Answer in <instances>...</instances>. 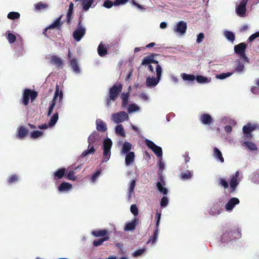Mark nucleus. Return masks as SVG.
<instances>
[{
	"label": "nucleus",
	"instance_id": "nucleus-1",
	"mask_svg": "<svg viewBox=\"0 0 259 259\" xmlns=\"http://www.w3.org/2000/svg\"><path fill=\"white\" fill-rule=\"evenodd\" d=\"M240 233L238 229L235 228L225 227L223 229V234L221 236V241L227 242L230 241L236 237H239Z\"/></svg>",
	"mask_w": 259,
	"mask_h": 259
},
{
	"label": "nucleus",
	"instance_id": "nucleus-2",
	"mask_svg": "<svg viewBox=\"0 0 259 259\" xmlns=\"http://www.w3.org/2000/svg\"><path fill=\"white\" fill-rule=\"evenodd\" d=\"M123 86L121 83L115 84L109 90V97L106 100L108 106L111 104V101H115L118 95L122 92Z\"/></svg>",
	"mask_w": 259,
	"mask_h": 259
},
{
	"label": "nucleus",
	"instance_id": "nucleus-3",
	"mask_svg": "<svg viewBox=\"0 0 259 259\" xmlns=\"http://www.w3.org/2000/svg\"><path fill=\"white\" fill-rule=\"evenodd\" d=\"M156 77L148 76L146 80V84L148 87H155L159 82L162 74V68L160 65L156 67Z\"/></svg>",
	"mask_w": 259,
	"mask_h": 259
},
{
	"label": "nucleus",
	"instance_id": "nucleus-4",
	"mask_svg": "<svg viewBox=\"0 0 259 259\" xmlns=\"http://www.w3.org/2000/svg\"><path fill=\"white\" fill-rule=\"evenodd\" d=\"M38 93L35 91L30 89H24L21 101L22 104L27 106L29 104V99L30 98L31 102H33L37 97Z\"/></svg>",
	"mask_w": 259,
	"mask_h": 259
},
{
	"label": "nucleus",
	"instance_id": "nucleus-5",
	"mask_svg": "<svg viewBox=\"0 0 259 259\" xmlns=\"http://www.w3.org/2000/svg\"><path fill=\"white\" fill-rule=\"evenodd\" d=\"M58 96L59 101H61L63 98V93L62 91H59V85L57 84L56 86V91L55 92L54 98L49 103V107L47 114L48 116H50L52 114L53 109L56 105V101L57 100Z\"/></svg>",
	"mask_w": 259,
	"mask_h": 259
},
{
	"label": "nucleus",
	"instance_id": "nucleus-6",
	"mask_svg": "<svg viewBox=\"0 0 259 259\" xmlns=\"http://www.w3.org/2000/svg\"><path fill=\"white\" fill-rule=\"evenodd\" d=\"M85 32L86 29L82 24V18L80 17L79 19L77 28L73 33V37L76 41H79L85 35Z\"/></svg>",
	"mask_w": 259,
	"mask_h": 259
},
{
	"label": "nucleus",
	"instance_id": "nucleus-7",
	"mask_svg": "<svg viewBox=\"0 0 259 259\" xmlns=\"http://www.w3.org/2000/svg\"><path fill=\"white\" fill-rule=\"evenodd\" d=\"M112 145L111 139L107 138L103 141V161L107 162L110 158L111 155L110 149Z\"/></svg>",
	"mask_w": 259,
	"mask_h": 259
},
{
	"label": "nucleus",
	"instance_id": "nucleus-8",
	"mask_svg": "<svg viewBox=\"0 0 259 259\" xmlns=\"http://www.w3.org/2000/svg\"><path fill=\"white\" fill-rule=\"evenodd\" d=\"M240 172L239 171L235 172L230 176L229 184L230 186V193H233L235 191L237 186L239 185L240 180L239 179Z\"/></svg>",
	"mask_w": 259,
	"mask_h": 259
},
{
	"label": "nucleus",
	"instance_id": "nucleus-9",
	"mask_svg": "<svg viewBox=\"0 0 259 259\" xmlns=\"http://www.w3.org/2000/svg\"><path fill=\"white\" fill-rule=\"evenodd\" d=\"M246 49V45L244 42H241L235 46L234 51L240 58H243L245 61L248 62V59L245 55Z\"/></svg>",
	"mask_w": 259,
	"mask_h": 259
},
{
	"label": "nucleus",
	"instance_id": "nucleus-10",
	"mask_svg": "<svg viewBox=\"0 0 259 259\" xmlns=\"http://www.w3.org/2000/svg\"><path fill=\"white\" fill-rule=\"evenodd\" d=\"M161 213L157 212L156 214V229L154 232L153 235L152 236L149 238V240H148L147 243H149L150 242H151L152 244H154L156 242L158 235L159 234V226L160 224V221L161 219Z\"/></svg>",
	"mask_w": 259,
	"mask_h": 259
},
{
	"label": "nucleus",
	"instance_id": "nucleus-11",
	"mask_svg": "<svg viewBox=\"0 0 259 259\" xmlns=\"http://www.w3.org/2000/svg\"><path fill=\"white\" fill-rule=\"evenodd\" d=\"M145 144L148 147V148L151 149L154 153L157 155L158 157H162V148L157 146L155 144H154L152 141L149 139H146L145 140Z\"/></svg>",
	"mask_w": 259,
	"mask_h": 259
},
{
	"label": "nucleus",
	"instance_id": "nucleus-12",
	"mask_svg": "<svg viewBox=\"0 0 259 259\" xmlns=\"http://www.w3.org/2000/svg\"><path fill=\"white\" fill-rule=\"evenodd\" d=\"M112 120L116 123H119L128 119V115L125 111L115 113L112 115Z\"/></svg>",
	"mask_w": 259,
	"mask_h": 259
},
{
	"label": "nucleus",
	"instance_id": "nucleus-13",
	"mask_svg": "<svg viewBox=\"0 0 259 259\" xmlns=\"http://www.w3.org/2000/svg\"><path fill=\"white\" fill-rule=\"evenodd\" d=\"M247 0H242L236 8V13L240 17H244L246 12Z\"/></svg>",
	"mask_w": 259,
	"mask_h": 259
},
{
	"label": "nucleus",
	"instance_id": "nucleus-14",
	"mask_svg": "<svg viewBox=\"0 0 259 259\" xmlns=\"http://www.w3.org/2000/svg\"><path fill=\"white\" fill-rule=\"evenodd\" d=\"M187 28V25L186 22L184 21H180L174 27V31L175 32L180 35H184L186 32Z\"/></svg>",
	"mask_w": 259,
	"mask_h": 259
},
{
	"label": "nucleus",
	"instance_id": "nucleus-15",
	"mask_svg": "<svg viewBox=\"0 0 259 259\" xmlns=\"http://www.w3.org/2000/svg\"><path fill=\"white\" fill-rule=\"evenodd\" d=\"M257 128V125L253 124L251 123H248L243 127V132L247 135V137H251V133Z\"/></svg>",
	"mask_w": 259,
	"mask_h": 259
},
{
	"label": "nucleus",
	"instance_id": "nucleus-16",
	"mask_svg": "<svg viewBox=\"0 0 259 259\" xmlns=\"http://www.w3.org/2000/svg\"><path fill=\"white\" fill-rule=\"evenodd\" d=\"M240 202L239 200L236 197L231 198L225 205V208L228 211L233 210L235 206Z\"/></svg>",
	"mask_w": 259,
	"mask_h": 259
},
{
	"label": "nucleus",
	"instance_id": "nucleus-17",
	"mask_svg": "<svg viewBox=\"0 0 259 259\" xmlns=\"http://www.w3.org/2000/svg\"><path fill=\"white\" fill-rule=\"evenodd\" d=\"M200 120L202 123L205 125H210L213 121L212 117L207 113L202 114L200 117Z\"/></svg>",
	"mask_w": 259,
	"mask_h": 259
},
{
	"label": "nucleus",
	"instance_id": "nucleus-18",
	"mask_svg": "<svg viewBox=\"0 0 259 259\" xmlns=\"http://www.w3.org/2000/svg\"><path fill=\"white\" fill-rule=\"evenodd\" d=\"M28 130L24 126H20L18 129L16 137L20 139H23L28 135Z\"/></svg>",
	"mask_w": 259,
	"mask_h": 259
},
{
	"label": "nucleus",
	"instance_id": "nucleus-19",
	"mask_svg": "<svg viewBox=\"0 0 259 259\" xmlns=\"http://www.w3.org/2000/svg\"><path fill=\"white\" fill-rule=\"evenodd\" d=\"M96 129L100 132H105L107 130V125L101 119H97L96 121Z\"/></svg>",
	"mask_w": 259,
	"mask_h": 259
},
{
	"label": "nucleus",
	"instance_id": "nucleus-20",
	"mask_svg": "<svg viewBox=\"0 0 259 259\" xmlns=\"http://www.w3.org/2000/svg\"><path fill=\"white\" fill-rule=\"evenodd\" d=\"M139 219L135 218L131 222L126 224L124 230L125 231H130L134 230L138 224Z\"/></svg>",
	"mask_w": 259,
	"mask_h": 259
},
{
	"label": "nucleus",
	"instance_id": "nucleus-21",
	"mask_svg": "<svg viewBox=\"0 0 259 259\" xmlns=\"http://www.w3.org/2000/svg\"><path fill=\"white\" fill-rule=\"evenodd\" d=\"M66 169L65 168H61L58 169L55 172H54L53 176L55 180H58L62 179L65 176Z\"/></svg>",
	"mask_w": 259,
	"mask_h": 259
},
{
	"label": "nucleus",
	"instance_id": "nucleus-22",
	"mask_svg": "<svg viewBox=\"0 0 259 259\" xmlns=\"http://www.w3.org/2000/svg\"><path fill=\"white\" fill-rule=\"evenodd\" d=\"M75 1L81 2L82 9L84 11L89 10L94 2V0H75Z\"/></svg>",
	"mask_w": 259,
	"mask_h": 259
},
{
	"label": "nucleus",
	"instance_id": "nucleus-23",
	"mask_svg": "<svg viewBox=\"0 0 259 259\" xmlns=\"http://www.w3.org/2000/svg\"><path fill=\"white\" fill-rule=\"evenodd\" d=\"M72 188V185L68 182H63L61 183L58 189L59 191L66 192L71 190Z\"/></svg>",
	"mask_w": 259,
	"mask_h": 259
},
{
	"label": "nucleus",
	"instance_id": "nucleus-24",
	"mask_svg": "<svg viewBox=\"0 0 259 259\" xmlns=\"http://www.w3.org/2000/svg\"><path fill=\"white\" fill-rule=\"evenodd\" d=\"M99 134L97 132H93L88 137V142L89 143L88 148H89L92 144L94 143L98 139Z\"/></svg>",
	"mask_w": 259,
	"mask_h": 259
},
{
	"label": "nucleus",
	"instance_id": "nucleus-25",
	"mask_svg": "<svg viewBox=\"0 0 259 259\" xmlns=\"http://www.w3.org/2000/svg\"><path fill=\"white\" fill-rule=\"evenodd\" d=\"M62 16L61 15L57 18L53 23L50 24L48 27L45 29V31H46L48 29H54L56 28H60L62 26V23L61 22Z\"/></svg>",
	"mask_w": 259,
	"mask_h": 259
},
{
	"label": "nucleus",
	"instance_id": "nucleus-26",
	"mask_svg": "<svg viewBox=\"0 0 259 259\" xmlns=\"http://www.w3.org/2000/svg\"><path fill=\"white\" fill-rule=\"evenodd\" d=\"M135 153L134 152H130L128 153H126L125 158V162L126 165H130L132 164L135 160Z\"/></svg>",
	"mask_w": 259,
	"mask_h": 259
},
{
	"label": "nucleus",
	"instance_id": "nucleus-27",
	"mask_svg": "<svg viewBox=\"0 0 259 259\" xmlns=\"http://www.w3.org/2000/svg\"><path fill=\"white\" fill-rule=\"evenodd\" d=\"M50 62L51 64L55 65L57 67H62L63 65V61L61 58L57 56H52L51 57Z\"/></svg>",
	"mask_w": 259,
	"mask_h": 259
},
{
	"label": "nucleus",
	"instance_id": "nucleus-28",
	"mask_svg": "<svg viewBox=\"0 0 259 259\" xmlns=\"http://www.w3.org/2000/svg\"><path fill=\"white\" fill-rule=\"evenodd\" d=\"M108 231L107 230H95L92 231V235L96 237H105L107 236Z\"/></svg>",
	"mask_w": 259,
	"mask_h": 259
},
{
	"label": "nucleus",
	"instance_id": "nucleus-29",
	"mask_svg": "<svg viewBox=\"0 0 259 259\" xmlns=\"http://www.w3.org/2000/svg\"><path fill=\"white\" fill-rule=\"evenodd\" d=\"M213 155L215 158L219 160L221 162H224V158L221 151L217 147L213 148Z\"/></svg>",
	"mask_w": 259,
	"mask_h": 259
},
{
	"label": "nucleus",
	"instance_id": "nucleus-30",
	"mask_svg": "<svg viewBox=\"0 0 259 259\" xmlns=\"http://www.w3.org/2000/svg\"><path fill=\"white\" fill-rule=\"evenodd\" d=\"M98 53L100 57H103L107 54V49L105 45L101 42L98 47Z\"/></svg>",
	"mask_w": 259,
	"mask_h": 259
},
{
	"label": "nucleus",
	"instance_id": "nucleus-31",
	"mask_svg": "<svg viewBox=\"0 0 259 259\" xmlns=\"http://www.w3.org/2000/svg\"><path fill=\"white\" fill-rule=\"evenodd\" d=\"M130 92L127 93H122L121 95L122 100V106L125 107L128 103V99L130 97Z\"/></svg>",
	"mask_w": 259,
	"mask_h": 259
},
{
	"label": "nucleus",
	"instance_id": "nucleus-32",
	"mask_svg": "<svg viewBox=\"0 0 259 259\" xmlns=\"http://www.w3.org/2000/svg\"><path fill=\"white\" fill-rule=\"evenodd\" d=\"M132 148L131 143L128 142H125L122 147L121 153L124 154L128 153L130 152Z\"/></svg>",
	"mask_w": 259,
	"mask_h": 259
},
{
	"label": "nucleus",
	"instance_id": "nucleus-33",
	"mask_svg": "<svg viewBox=\"0 0 259 259\" xmlns=\"http://www.w3.org/2000/svg\"><path fill=\"white\" fill-rule=\"evenodd\" d=\"M70 64L73 71L76 73H79L80 69L76 59L73 58L70 60Z\"/></svg>",
	"mask_w": 259,
	"mask_h": 259
},
{
	"label": "nucleus",
	"instance_id": "nucleus-34",
	"mask_svg": "<svg viewBox=\"0 0 259 259\" xmlns=\"http://www.w3.org/2000/svg\"><path fill=\"white\" fill-rule=\"evenodd\" d=\"M74 4L71 3L69 4V9L67 14V22L69 23L72 19V14L73 12Z\"/></svg>",
	"mask_w": 259,
	"mask_h": 259
},
{
	"label": "nucleus",
	"instance_id": "nucleus-35",
	"mask_svg": "<svg viewBox=\"0 0 259 259\" xmlns=\"http://www.w3.org/2000/svg\"><path fill=\"white\" fill-rule=\"evenodd\" d=\"M116 135L124 137L125 136L123 127L122 124H118L115 128Z\"/></svg>",
	"mask_w": 259,
	"mask_h": 259
},
{
	"label": "nucleus",
	"instance_id": "nucleus-36",
	"mask_svg": "<svg viewBox=\"0 0 259 259\" xmlns=\"http://www.w3.org/2000/svg\"><path fill=\"white\" fill-rule=\"evenodd\" d=\"M95 151L96 150L94 148V146L92 144L90 147L89 148H88V149L87 150H84L83 151L81 155V156L82 157H84L89 154H93L95 153Z\"/></svg>",
	"mask_w": 259,
	"mask_h": 259
},
{
	"label": "nucleus",
	"instance_id": "nucleus-37",
	"mask_svg": "<svg viewBox=\"0 0 259 259\" xmlns=\"http://www.w3.org/2000/svg\"><path fill=\"white\" fill-rule=\"evenodd\" d=\"M195 79L197 82L199 83H208L210 81V79L202 75H197L195 76Z\"/></svg>",
	"mask_w": 259,
	"mask_h": 259
},
{
	"label": "nucleus",
	"instance_id": "nucleus-38",
	"mask_svg": "<svg viewBox=\"0 0 259 259\" xmlns=\"http://www.w3.org/2000/svg\"><path fill=\"white\" fill-rule=\"evenodd\" d=\"M109 239V236H105L102 238L95 240L93 241V244L94 246H98L102 244L103 242L107 241Z\"/></svg>",
	"mask_w": 259,
	"mask_h": 259
},
{
	"label": "nucleus",
	"instance_id": "nucleus-39",
	"mask_svg": "<svg viewBox=\"0 0 259 259\" xmlns=\"http://www.w3.org/2000/svg\"><path fill=\"white\" fill-rule=\"evenodd\" d=\"M59 118V115L57 112L54 113L51 117V119L49 122L50 126H53L55 125Z\"/></svg>",
	"mask_w": 259,
	"mask_h": 259
},
{
	"label": "nucleus",
	"instance_id": "nucleus-40",
	"mask_svg": "<svg viewBox=\"0 0 259 259\" xmlns=\"http://www.w3.org/2000/svg\"><path fill=\"white\" fill-rule=\"evenodd\" d=\"M224 36L226 38L232 42L234 41L235 38V34L231 31L226 30L224 32Z\"/></svg>",
	"mask_w": 259,
	"mask_h": 259
},
{
	"label": "nucleus",
	"instance_id": "nucleus-41",
	"mask_svg": "<svg viewBox=\"0 0 259 259\" xmlns=\"http://www.w3.org/2000/svg\"><path fill=\"white\" fill-rule=\"evenodd\" d=\"M181 76L183 80L186 81H193L195 79V76L193 74H188L186 73H183Z\"/></svg>",
	"mask_w": 259,
	"mask_h": 259
},
{
	"label": "nucleus",
	"instance_id": "nucleus-42",
	"mask_svg": "<svg viewBox=\"0 0 259 259\" xmlns=\"http://www.w3.org/2000/svg\"><path fill=\"white\" fill-rule=\"evenodd\" d=\"M192 175V173L190 171L187 170L185 172H182L180 175V178L183 180H186L191 179Z\"/></svg>",
	"mask_w": 259,
	"mask_h": 259
},
{
	"label": "nucleus",
	"instance_id": "nucleus-43",
	"mask_svg": "<svg viewBox=\"0 0 259 259\" xmlns=\"http://www.w3.org/2000/svg\"><path fill=\"white\" fill-rule=\"evenodd\" d=\"M34 7L36 10H41L47 9L48 7V5L46 3H43L42 2H40L35 4Z\"/></svg>",
	"mask_w": 259,
	"mask_h": 259
},
{
	"label": "nucleus",
	"instance_id": "nucleus-44",
	"mask_svg": "<svg viewBox=\"0 0 259 259\" xmlns=\"http://www.w3.org/2000/svg\"><path fill=\"white\" fill-rule=\"evenodd\" d=\"M153 58V55H150L145 57L142 62V65H149L152 64V60Z\"/></svg>",
	"mask_w": 259,
	"mask_h": 259
},
{
	"label": "nucleus",
	"instance_id": "nucleus-45",
	"mask_svg": "<svg viewBox=\"0 0 259 259\" xmlns=\"http://www.w3.org/2000/svg\"><path fill=\"white\" fill-rule=\"evenodd\" d=\"M218 183L220 186L223 187L225 189L229 187V185L227 181L223 178H219L218 179Z\"/></svg>",
	"mask_w": 259,
	"mask_h": 259
},
{
	"label": "nucleus",
	"instance_id": "nucleus-46",
	"mask_svg": "<svg viewBox=\"0 0 259 259\" xmlns=\"http://www.w3.org/2000/svg\"><path fill=\"white\" fill-rule=\"evenodd\" d=\"M7 17L10 19L15 20L19 18L20 15L18 12H11L8 14Z\"/></svg>",
	"mask_w": 259,
	"mask_h": 259
},
{
	"label": "nucleus",
	"instance_id": "nucleus-47",
	"mask_svg": "<svg viewBox=\"0 0 259 259\" xmlns=\"http://www.w3.org/2000/svg\"><path fill=\"white\" fill-rule=\"evenodd\" d=\"M156 186L158 191L162 193L164 195L167 194L168 192L167 189L162 186L161 182H157L156 184Z\"/></svg>",
	"mask_w": 259,
	"mask_h": 259
},
{
	"label": "nucleus",
	"instance_id": "nucleus-48",
	"mask_svg": "<svg viewBox=\"0 0 259 259\" xmlns=\"http://www.w3.org/2000/svg\"><path fill=\"white\" fill-rule=\"evenodd\" d=\"M244 143V144H245L246 145L247 148L249 149H250V150L255 151V150H257V149L256 145L252 142L246 141V142H245Z\"/></svg>",
	"mask_w": 259,
	"mask_h": 259
},
{
	"label": "nucleus",
	"instance_id": "nucleus-49",
	"mask_svg": "<svg viewBox=\"0 0 259 259\" xmlns=\"http://www.w3.org/2000/svg\"><path fill=\"white\" fill-rule=\"evenodd\" d=\"M19 180L18 176L14 174L11 175L8 180V182L9 184H12L13 183H16Z\"/></svg>",
	"mask_w": 259,
	"mask_h": 259
},
{
	"label": "nucleus",
	"instance_id": "nucleus-50",
	"mask_svg": "<svg viewBox=\"0 0 259 259\" xmlns=\"http://www.w3.org/2000/svg\"><path fill=\"white\" fill-rule=\"evenodd\" d=\"M136 186V181L135 180H133L131 184L130 187L128 188V197L130 198L131 197L132 193L134 192V190Z\"/></svg>",
	"mask_w": 259,
	"mask_h": 259
},
{
	"label": "nucleus",
	"instance_id": "nucleus-51",
	"mask_svg": "<svg viewBox=\"0 0 259 259\" xmlns=\"http://www.w3.org/2000/svg\"><path fill=\"white\" fill-rule=\"evenodd\" d=\"M42 135V132L39 131H34L31 133L30 138L32 139H36Z\"/></svg>",
	"mask_w": 259,
	"mask_h": 259
},
{
	"label": "nucleus",
	"instance_id": "nucleus-52",
	"mask_svg": "<svg viewBox=\"0 0 259 259\" xmlns=\"http://www.w3.org/2000/svg\"><path fill=\"white\" fill-rule=\"evenodd\" d=\"M140 108L134 104H130L127 108V111L129 113L134 112L138 111Z\"/></svg>",
	"mask_w": 259,
	"mask_h": 259
},
{
	"label": "nucleus",
	"instance_id": "nucleus-53",
	"mask_svg": "<svg viewBox=\"0 0 259 259\" xmlns=\"http://www.w3.org/2000/svg\"><path fill=\"white\" fill-rule=\"evenodd\" d=\"M233 74L232 72L223 73L216 75V78L220 79H224L229 77Z\"/></svg>",
	"mask_w": 259,
	"mask_h": 259
},
{
	"label": "nucleus",
	"instance_id": "nucleus-54",
	"mask_svg": "<svg viewBox=\"0 0 259 259\" xmlns=\"http://www.w3.org/2000/svg\"><path fill=\"white\" fill-rule=\"evenodd\" d=\"M65 178L72 181H75L76 180V178L75 177V172L74 170H69Z\"/></svg>",
	"mask_w": 259,
	"mask_h": 259
},
{
	"label": "nucleus",
	"instance_id": "nucleus-55",
	"mask_svg": "<svg viewBox=\"0 0 259 259\" xmlns=\"http://www.w3.org/2000/svg\"><path fill=\"white\" fill-rule=\"evenodd\" d=\"M101 168H99V169H97L96 172L95 173H94L91 177L92 181L93 182H95L96 181L97 179L99 176V175L101 174Z\"/></svg>",
	"mask_w": 259,
	"mask_h": 259
},
{
	"label": "nucleus",
	"instance_id": "nucleus-56",
	"mask_svg": "<svg viewBox=\"0 0 259 259\" xmlns=\"http://www.w3.org/2000/svg\"><path fill=\"white\" fill-rule=\"evenodd\" d=\"M244 69V65L241 63L240 61H238V62L237 64V66L235 68L236 71L237 72H241Z\"/></svg>",
	"mask_w": 259,
	"mask_h": 259
},
{
	"label": "nucleus",
	"instance_id": "nucleus-57",
	"mask_svg": "<svg viewBox=\"0 0 259 259\" xmlns=\"http://www.w3.org/2000/svg\"><path fill=\"white\" fill-rule=\"evenodd\" d=\"M7 39L10 43L12 44L15 41L16 37L14 34L9 33L7 35Z\"/></svg>",
	"mask_w": 259,
	"mask_h": 259
},
{
	"label": "nucleus",
	"instance_id": "nucleus-58",
	"mask_svg": "<svg viewBox=\"0 0 259 259\" xmlns=\"http://www.w3.org/2000/svg\"><path fill=\"white\" fill-rule=\"evenodd\" d=\"M131 211L135 215L137 216L138 214V208L136 204H132L131 206Z\"/></svg>",
	"mask_w": 259,
	"mask_h": 259
},
{
	"label": "nucleus",
	"instance_id": "nucleus-59",
	"mask_svg": "<svg viewBox=\"0 0 259 259\" xmlns=\"http://www.w3.org/2000/svg\"><path fill=\"white\" fill-rule=\"evenodd\" d=\"M168 203V199L167 197L163 196L160 201V205L161 207H164L167 206Z\"/></svg>",
	"mask_w": 259,
	"mask_h": 259
},
{
	"label": "nucleus",
	"instance_id": "nucleus-60",
	"mask_svg": "<svg viewBox=\"0 0 259 259\" xmlns=\"http://www.w3.org/2000/svg\"><path fill=\"white\" fill-rule=\"evenodd\" d=\"M114 5V3L110 0H106L104 2L103 6L106 8L110 9Z\"/></svg>",
	"mask_w": 259,
	"mask_h": 259
},
{
	"label": "nucleus",
	"instance_id": "nucleus-61",
	"mask_svg": "<svg viewBox=\"0 0 259 259\" xmlns=\"http://www.w3.org/2000/svg\"><path fill=\"white\" fill-rule=\"evenodd\" d=\"M258 37H259V31L257 32H255V33L252 34V35H251L249 37V38L248 39V41L249 42H251V41H253L254 39H255V38H256Z\"/></svg>",
	"mask_w": 259,
	"mask_h": 259
},
{
	"label": "nucleus",
	"instance_id": "nucleus-62",
	"mask_svg": "<svg viewBox=\"0 0 259 259\" xmlns=\"http://www.w3.org/2000/svg\"><path fill=\"white\" fill-rule=\"evenodd\" d=\"M129 0H115L114 2V6H118L119 5H123L127 3Z\"/></svg>",
	"mask_w": 259,
	"mask_h": 259
},
{
	"label": "nucleus",
	"instance_id": "nucleus-63",
	"mask_svg": "<svg viewBox=\"0 0 259 259\" xmlns=\"http://www.w3.org/2000/svg\"><path fill=\"white\" fill-rule=\"evenodd\" d=\"M204 38V34L202 32L199 33L197 35V39H196L197 42L198 44L200 43L202 41V40Z\"/></svg>",
	"mask_w": 259,
	"mask_h": 259
},
{
	"label": "nucleus",
	"instance_id": "nucleus-64",
	"mask_svg": "<svg viewBox=\"0 0 259 259\" xmlns=\"http://www.w3.org/2000/svg\"><path fill=\"white\" fill-rule=\"evenodd\" d=\"M144 252V249H140L137 250L135 252H134L133 255L134 256H138L141 255Z\"/></svg>",
	"mask_w": 259,
	"mask_h": 259
}]
</instances>
